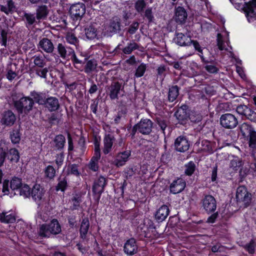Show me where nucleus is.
<instances>
[{
  "instance_id": "obj_1",
  "label": "nucleus",
  "mask_w": 256,
  "mask_h": 256,
  "mask_svg": "<svg viewBox=\"0 0 256 256\" xmlns=\"http://www.w3.org/2000/svg\"><path fill=\"white\" fill-rule=\"evenodd\" d=\"M32 200L37 204L38 208L50 212L53 207L51 206L50 199L47 198L46 190L40 184H36L32 188L31 195Z\"/></svg>"
},
{
  "instance_id": "obj_2",
  "label": "nucleus",
  "mask_w": 256,
  "mask_h": 256,
  "mask_svg": "<svg viewBox=\"0 0 256 256\" xmlns=\"http://www.w3.org/2000/svg\"><path fill=\"white\" fill-rule=\"evenodd\" d=\"M62 232L61 226L58 220L52 219L48 224H42L38 231V236L41 238H50L52 235H56Z\"/></svg>"
},
{
  "instance_id": "obj_3",
  "label": "nucleus",
  "mask_w": 256,
  "mask_h": 256,
  "mask_svg": "<svg viewBox=\"0 0 256 256\" xmlns=\"http://www.w3.org/2000/svg\"><path fill=\"white\" fill-rule=\"evenodd\" d=\"M14 106L19 114H28L34 106V100L30 96H23L19 99L12 98Z\"/></svg>"
},
{
  "instance_id": "obj_4",
  "label": "nucleus",
  "mask_w": 256,
  "mask_h": 256,
  "mask_svg": "<svg viewBox=\"0 0 256 256\" xmlns=\"http://www.w3.org/2000/svg\"><path fill=\"white\" fill-rule=\"evenodd\" d=\"M229 168L234 172H238L240 182H242L249 173L250 170L244 166V162L238 156H232V158L230 160Z\"/></svg>"
},
{
  "instance_id": "obj_5",
  "label": "nucleus",
  "mask_w": 256,
  "mask_h": 256,
  "mask_svg": "<svg viewBox=\"0 0 256 256\" xmlns=\"http://www.w3.org/2000/svg\"><path fill=\"white\" fill-rule=\"evenodd\" d=\"M86 12V6L82 2H77L70 5L68 14L72 22L79 24L84 16Z\"/></svg>"
},
{
  "instance_id": "obj_6",
  "label": "nucleus",
  "mask_w": 256,
  "mask_h": 256,
  "mask_svg": "<svg viewBox=\"0 0 256 256\" xmlns=\"http://www.w3.org/2000/svg\"><path fill=\"white\" fill-rule=\"evenodd\" d=\"M108 180L106 178L100 176L98 178L94 180L92 186V192L94 199L96 205H98L102 194L107 184Z\"/></svg>"
},
{
  "instance_id": "obj_7",
  "label": "nucleus",
  "mask_w": 256,
  "mask_h": 256,
  "mask_svg": "<svg viewBox=\"0 0 256 256\" xmlns=\"http://www.w3.org/2000/svg\"><path fill=\"white\" fill-rule=\"evenodd\" d=\"M236 198L238 204L247 208L252 202V194L245 186H241L236 189Z\"/></svg>"
},
{
  "instance_id": "obj_8",
  "label": "nucleus",
  "mask_w": 256,
  "mask_h": 256,
  "mask_svg": "<svg viewBox=\"0 0 256 256\" xmlns=\"http://www.w3.org/2000/svg\"><path fill=\"white\" fill-rule=\"evenodd\" d=\"M202 210L207 214H210L216 212L217 202L216 198L212 195L204 194L200 200Z\"/></svg>"
},
{
  "instance_id": "obj_9",
  "label": "nucleus",
  "mask_w": 256,
  "mask_h": 256,
  "mask_svg": "<svg viewBox=\"0 0 256 256\" xmlns=\"http://www.w3.org/2000/svg\"><path fill=\"white\" fill-rule=\"evenodd\" d=\"M122 20L118 16H114L110 20L106 27V32L109 36L119 34L122 31Z\"/></svg>"
},
{
  "instance_id": "obj_10",
  "label": "nucleus",
  "mask_w": 256,
  "mask_h": 256,
  "mask_svg": "<svg viewBox=\"0 0 256 256\" xmlns=\"http://www.w3.org/2000/svg\"><path fill=\"white\" fill-rule=\"evenodd\" d=\"M220 124L226 129L235 128L238 124L237 118L230 113L222 114L220 118Z\"/></svg>"
},
{
  "instance_id": "obj_11",
  "label": "nucleus",
  "mask_w": 256,
  "mask_h": 256,
  "mask_svg": "<svg viewBox=\"0 0 256 256\" xmlns=\"http://www.w3.org/2000/svg\"><path fill=\"white\" fill-rule=\"evenodd\" d=\"M190 109L186 104H183L175 112L174 116L176 118L178 124L186 126L188 122Z\"/></svg>"
},
{
  "instance_id": "obj_12",
  "label": "nucleus",
  "mask_w": 256,
  "mask_h": 256,
  "mask_svg": "<svg viewBox=\"0 0 256 256\" xmlns=\"http://www.w3.org/2000/svg\"><path fill=\"white\" fill-rule=\"evenodd\" d=\"M190 142L186 136H180L174 140V150L178 152H184L188 150Z\"/></svg>"
},
{
  "instance_id": "obj_13",
  "label": "nucleus",
  "mask_w": 256,
  "mask_h": 256,
  "mask_svg": "<svg viewBox=\"0 0 256 256\" xmlns=\"http://www.w3.org/2000/svg\"><path fill=\"white\" fill-rule=\"evenodd\" d=\"M124 88V86H122V83L118 81L112 82L110 85L107 86L106 92L112 100L118 99V95L120 91Z\"/></svg>"
},
{
  "instance_id": "obj_14",
  "label": "nucleus",
  "mask_w": 256,
  "mask_h": 256,
  "mask_svg": "<svg viewBox=\"0 0 256 256\" xmlns=\"http://www.w3.org/2000/svg\"><path fill=\"white\" fill-rule=\"evenodd\" d=\"M243 10L249 22L256 18V0H252L245 2Z\"/></svg>"
},
{
  "instance_id": "obj_15",
  "label": "nucleus",
  "mask_w": 256,
  "mask_h": 256,
  "mask_svg": "<svg viewBox=\"0 0 256 256\" xmlns=\"http://www.w3.org/2000/svg\"><path fill=\"white\" fill-rule=\"evenodd\" d=\"M153 122L148 118H142L136 124L138 128V132L143 135H149L152 132Z\"/></svg>"
},
{
  "instance_id": "obj_16",
  "label": "nucleus",
  "mask_w": 256,
  "mask_h": 256,
  "mask_svg": "<svg viewBox=\"0 0 256 256\" xmlns=\"http://www.w3.org/2000/svg\"><path fill=\"white\" fill-rule=\"evenodd\" d=\"M132 150L130 148L124 151L118 152L114 161V164L116 167H120L125 165L126 162L129 160L131 156Z\"/></svg>"
},
{
  "instance_id": "obj_17",
  "label": "nucleus",
  "mask_w": 256,
  "mask_h": 256,
  "mask_svg": "<svg viewBox=\"0 0 256 256\" xmlns=\"http://www.w3.org/2000/svg\"><path fill=\"white\" fill-rule=\"evenodd\" d=\"M16 121V116L11 110H4L2 114V118L0 122L2 125L6 126H11L14 124Z\"/></svg>"
},
{
  "instance_id": "obj_18",
  "label": "nucleus",
  "mask_w": 256,
  "mask_h": 256,
  "mask_svg": "<svg viewBox=\"0 0 256 256\" xmlns=\"http://www.w3.org/2000/svg\"><path fill=\"white\" fill-rule=\"evenodd\" d=\"M173 41L180 46H187L192 44L191 37L182 32H175V36Z\"/></svg>"
},
{
  "instance_id": "obj_19",
  "label": "nucleus",
  "mask_w": 256,
  "mask_h": 256,
  "mask_svg": "<svg viewBox=\"0 0 256 256\" xmlns=\"http://www.w3.org/2000/svg\"><path fill=\"white\" fill-rule=\"evenodd\" d=\"M186 182L181 178H178L173 180L170 186V192L174 194H177L181 192L186 188Z\"/></svg>"
},
{
  "instance_id": "obj_20",
  "label": "nucleus",
  "mask_w": 256,
  "mask_h": 256,
  "mask_svg": "<svg viewBox=\"0 0 256 256\" xmlns=\"http://www.w3.org/2000/svg\"><path fill=\"white\" fill-rule=\"evenodd\" d=\"M124 251L129 256H133L138 252V246L134 238H130L126 241L124 246Z\"/></svg>"
},
{
  "instance_id": "obj_21",
  "label": "nucleus",
  "mask_w": 256,
  "mask_h": 256,
  "mask_svg": "<svg viewBox=\"0 0 256 256\" xmlns=\"http://www.w3.org/2000/svg\"><path fill=\"white\" fill-rule=\"evenodd\" d=\"M239 129L242 134V136L244 140L248 139L254 134L256 133V131L252 126L248 122H244L239 126Z\"/></svg>"
},
{
  "instance_id": "obj_22",
  "label": "nucleus",
  "mask_w": 256,
  "mask_h": 256,
  "mask_svg": "<svg viewBox=\"0 0 256 256\" xmlns=\"http://www.w3.org/2000/svg\"><path fill=\"white\" fill-rule=\"evenodd\" d=\"M175 21L180 24L186 22L188 17V13L186 10L182 6H178L175 7L174 10Z\"/></svg>"
},
{
  "instance_id": "obj_23",
  "label": "nucleus",
  "mask_w": 256,
  "mask_h": 256,
  "mask_svg": "<svg viewBox=\"0 0 256 256\" xmlns=\"http://www.w3.org/2000/svg\"><path fill=\"white\" fill-rule=\"evenodd\" d=\"M38 48L46 53H52L54 50V45L52 40L47 38H42L38 44Z\"/></svg>"
},
{
  "instance_id": "obj_24",
  "label": "nucleus",
  "mask_w": 256,
  "mask_h": 256,
  "mask_svg": "<svg viewBox=\"0 0 256 256\" xmlns=\"http://www.w3.org/2000/svg\"><path fill=\"white\" fill-rule=\"evenodd\" d=\"M170 213L168 207L164 204L161 206L155 214V218L158 222H163L168 217Z\"/></svg>"
},
{
  "instance_id": "obj_25",
  "label": "nucleus",
  "mask_w": 256,
  "mask_h": 256,
  "mask_svg": "<svg viewBox=\"0 0 256 256\" xmlns=\"http://www.w3.org/2000/svg\"><path fill=\"white\" fill-rule=\"evenodd\" d=\"M44 106L50 112L56 111L60 106L58 99L53 96L47 98Z\"/></svg>"
},
{
  "instance_id": "obj_26",
  "label": "nucleus",
  "mask_w": 256,
  "mask_h": 256,
  "mask_svg": "<svg viewBox=\"0 0 256 256\" xmlns=\"http://www.w3.org/2000/svg\"><path fill=\"white\" fill-rule=\"evenodd\" d=\"M89 228V220L88 217H86L82 219L80 229V236L82 239L83 240H88L86 238Z\"/></svg>"
},
{
  "instance_id": "obj_27",
  "label": "nucleus",
  "mask_w": 256,
  "mask_h": 256,
  "mask_svg": "<svg viewBox=\"0 0 256 256\" xmlns=\"http://www.w3.org/2000/svg\"><path fill=\"white\" fill-rule=\"evenodd\" d=\"M58 182L54 188L56 191H60L64 193L65 191L68 187V178L66 176H60L58 178Z\"/></svg>"
},
{
  "instance_id": "obj_28",
  "label": "nucleus",
  "mask_w": 256,
  "mask_h": 256,
  "mask_svg": "<svg viewBox=\"0 0 256 256\" xmlns=\"http://www.w3.org/2000/svg\"><path fill=\"white\" fill-rule=\"evenodd\" d=\"M114 140V136L111 134H108L105 135L104 139V148L103 149V152L105 154H108L111 151Z\"/></svg>"
},
{
  "instance_id": "obj_29",
  "label": "nucleus",
  "mask_w": 256,
  "mask_h": 256,
  "mask_svg": "<svg viewBox=\"0 0 256 256\" xmlns=\"http://www.w3.org/2000/svg\"><path fill=\"white\" fill-rule=\"evenodd\" d=\"M49 14V10L47 6L41 4L38 6L36 9V20H40L46 19Z\"/></svg>"
},
{
  "instance_id": "obj_30",
  "label": "nucleus",
  "mask_w": 256,
  "mask_h": 256,
  "mask_svg": "<svg viewBox=\"0 0 256 256\" xmlns=\"http://www.w3.org/2000/svg\"><path fill=\"white\" fill-rule=\"evenodd\" d=\"M30 96L34 100V103H38L40 105L44 106L46 100L47 98L46 93L37 92L35 90L31 92L30 93Z\"/></svg>"
},
{
  "instance_id": "obj_31",
  "label": "nucleus",
  "mask_w": 256,
  "mask_h": 256,
  "mask_svg": "<svg viewBox=\"0 0 256 256\" xmlns=\"http://www.w3.org/2000/svg\"><path fill=\"white\" fill-rule=\"evenodd\" d=\"M8 143L4 140L0 142V167H2L8 155Z\"/></svg>"
},
{
  "instance_id": "obj_32",
  "label": "nucleus",
  "mask_w": 256,
  "mask_h": 256,
  "mask_svg": "<svg viewBox=\"0 0 256 256\" xmlns=\"http://www.w3.org/2000/svg\"><path fill=\"white\" fill-rule=\"evenodd\" d=\"M7 158L11 164H17L20 159V154L16 148H8Z\"/></svg>"
},
{
  "instance_id": "obj_33",
  "label": "nucleus",
  "mask_w": 256,
  "mask_h": 256,
  "mask_svg": "<svg viewBox=\"0 0 256 256\" xmlns=\"http://www.w3.org/2000/svg\"><path fill=\"white\" fill-rule=\"evenodd\" d=\"M85 35L86 38L90 40H92L97 38L98 29L94 24H91L87 26L85 29Z\"/></svg>"
},
{
  "instance_id": "obj_34",
  "label": "nucleus",
  "mask_w": 256,
  "mask_h": 256,
  "mask_svg": "<svg viewBox=\"0 0 256 256\" xmlns=\"http://www.w3.org/2000/svg\"><path fill=\"white\" fill-rule=\"evenodd\" d=\"M22 134L20 132V126L12 129L10 132V138L13 144H18L21 140Z\"/></svg>"
},
{
  "instance_id": "obj_35",
  "label": "nucleus",
  "mask_w": 256,
  "mask_h": 256,
  "mask_svg": "<svg viewBox=\"0 0 256 256\" xmlns=\"http://www.w3.org/2000/svg\"><path fill=\"white\" fill-rule=\"evenodd\" d=\"M180 88L177 86H172L169 88L168 92V100L170 102H174L179 95Z\"/></svg>"
},
{
  "instance_id": "obj_36",
  "label": "nucleus",
  "mask_w": 256,
  "mask_h": 256,
  "mask_svg": "<svg viewBox=\"0 0 256 256\" xmlns=\"http://www.w3.org/2000/svg\"><path fill=\"white\" fill-rule=\"evenodd\" d=\"M54 146L58 150H62L64 149L65 145L66 138L62 134H58L54 138Z\"/></svg>"
},
{
  "instance_id": "obj_37",
  "label": "nucleus",
  "mask_w": 256,
  "mask_h": 256,
  "mask_svg": "<svg viewBox=\"0 0 256 256\" xmlns=\"http://www.w3.org/2000/svg\"><path fill=\"white\" fill-rule=\"evenodd\" d=\"M16 221V218L12 214H8V212L0 213V222L4 223H13Z\"/></svg>"
},
{
  "instance_id": "obj_38",
  "label": "nucleus",
  "mask_w": 256,
  "mask_h": 256,
  "mask_svg": "<svg viewBox=\"0 0 256 256\" xmlns=\"http://www.w3.org/2000/svg\"><path fill=\"white\" fill-rule=\"evenodd\" d=\"M214 143L209 140H202L201 142V150L205 152L210 154L214 152Z\"/></svg>"
},
{
  "instance_id": "obj_39",
  "label": "nucleus",
  "mask_w": 256,
  "mask_h": 256,
  "mask_svg": "<svg viewBox=\"0 0 256 256\" xmlns=\"http://www.w3.org/2000/svg\"><path fill=\"white\" fill-rule=\"evenodd\" d=\"M10 183V188L12 190H19L22 185V178L16 176L12 177Z\"/></svg>"
},
{
  "instance_id": "obj_40",
  "label": "nucleus",
  "mask_w": 256,
  "mask_h": 256,
  "mask_svg": "<svg viewBox=\"0 0 256 256\" xmlns=\"http://www.w3.org/2000/svg\"><path fill=\"white\" fill-rule=\"evenodd\" d=\"M44 177L49 180H52L56 176V170L53 166L48 165L44 170Z\"/></svg>"
},
{
  "instance_id": "obj_41",
  "label": "nucleus",
  "mask_w": 256,
  "mask_h": 256,
  "mask_svg": "<svg viewBox=\"0 0 256 256\" xmlns=\"http://www.w3.org/2000/svg\"><path fill=\"white\" fill-rule=\"evenodd\" d=\"M34 68H44L46 64V62L44 57L40 55L33 56Z\"/></svg>"
},
{
  "instance_id": "obj_42",
  "label": "nucleus",
  "mask_w": 256,
  "mask_h": 256,
  "mask_svg": "<svg viewBox=\"0 0 256 256\" xmlns=\"http://www.w3.org/2000/svg\"><path fill=\"white\" fill-rule=\"evenodd\" d=\"M184 174L188 176H191L196 169V164L192 161L188 162L184 165Z\"/></svg>"
},
{
  "instance_id": "obj_43",
  "label": "nucleus",
  "mask_w": 256,
  "mask_h": 256,
  "mask_svg": "<svg viewBox=\"0 0 256 256\" xmlns=\"http://www.w3.org/2000/svg\"><path fill=\"white\" fill-rule=\"evenodd\" d=\"M20 194L24 198H29L31 195L32 189L27 184H22L19 188Z\"/></svg>"
},
{
  "instance_id": "obj_44",
  "label": "nucleus",
  "mask_w": 256,
  "mask_h": 256,
  "mask_svg": "<svg viewBox=\"0 0 256 256\" xmlns=\"http://www.w3.org/2000/svg\"><path fill=\"white\" fill-rule=\"evenodd\" d=\"M72 202V206L70 207L72 210H78L80 206V204L82 202V196L80 194H76L71 199Z\"/></svg>"
},
{
  "instance_id": "obj_45",
  "label": "nucleus",
  "mask_w": 256,
  "mask_h": 256,
  "mask_svg": "<svg viewBox=\"0 0 256 256\" xmlns=\"http://www.w3.org/2000/svg\"><path fill=\"white\" fill-rule=\"evenodd\" d=\"M146 6V3L144 0H138L134 4V8L138 13L142 14Z\"/></svg>"
},
{
  "instance_id": "obj_46",
  "label": "nucleus",
  "mask_w": 256,
  "mask_h": 256,
  "mask_svg": "<svg viewBox=\"0 0 256 256\" xmlns=\"http://www.w3.org/2000/svg\"><path fill=\"white\" fill-rule=\"evenodd\" d=\"M96 62L94 59L88 60L84 66L85 72L89 74L94 71L96 69Z\"/></svg>"
},
{
  "instance_id": "obj_47",
  "label": "nucleus",
  "mask_w": 256,
  "mask_h": 256,
  "mask_svg": "<svg viewBox=\"0 0 256 256\" xmlns=\"http://www.w3.org/2000/svg\"><path fill=\"white\" fill-rule=\"evenodd\" d=\"M88 59L87 56L80 54L77 56L74 52L72 58V61L74 64H84Z\"/></svg>"
},
{
  "instance_id": "obj_48",
  "label": "nucleus",
  "mask_w": 256,
  "mask_h": 256,
  "mask_svg": "<svg viewBox=\"0 0 256 256\" xmlns=\"http://www.w3.org/2000/svg\"><path fill=\"white\" fill-rule=\"evenodd\" d=\"M243 248L248 254H253L255 253L256 251V242L253 239H252L248 243L244 245Z\"/></svg>"
},
{
  "instance_id": "obj_49",
  "label": "nucleus",
  "mask_w": 256,
  "mask_h": 256,
  "mask_svg": "<svg viewBox=\"0 0 256 256\" xmlns=\"http://www.w3.org/2000/svg\"><path fill=\"white\" fill-rule=\"evenodd\" d=\"M143 14V18H146L148 21V24L154 22V17L152 13V8H148Z\"/></svg>"
},
{
  "instance_id": "obj_50",
  "label": "nucleus",
  "mask_w": 256,
  "mask_h": 256,
  "mask_svg": "<svg viewBox=\"0 0 256 256\" xmlns=\"http://www.w3.org/2000/svg\"><path fill=\"white\" fill-rule=\"evenodd\" d=\"M147 68V66L144 63L140 64L138 68H136V72L134 73V76L136 78H140L142 76Z\"/></svg>"
},
{
  "instance_id": "obj_51",
  "label": "nucleus",
  "mask_w": 256,
  "mask_h": 256,
  "mask_svg": "<svg viewBox=\"0 0 256 256\" xmlns=\"http://www.w3.org/2000/svg\"><path fill=\"white\" fill-rule=\"evenodd\" d=\"M202 120V116L198 114H196L194 112L190 111V113L188 116V120L192 122L198 124L201 122Z\"/></svg>"
},
{
  "instance_id": "obj_52",
  "label": "nucleus",
  "mask_w": 256,
  "mask_h": 256,
  "mask_svg": "<svg viewBox=\"0 0 256 256\" xmlns=\"http://www.w3.org/2000/svg\"><path fill=\"white\" fill-rule=\"evenodd\" d=\"M138 48V44L136 43L133 42L128 44V46H126L124 48H122V51L124 54H131L132 51Z\"/></svg>"
},
{
  "instance_id": "obj_53",
  "label": "nucleus",
  "mask_w": 256,
  "mask_h": 256,
  "mask_svg": "<svg viewBox=\"0 0 256 256\" xmlns=\"http://www.w3.org/2000/svg\"><path fill=\"white\" fill-rule=\"evenodd\" d=\"M140 26V23L137 21H133L131 24H130L128 28H126L125 30L126 33L130 34H134Z\"/></svg>"
},
{
  "instance_id": "obj_54",
  "label": "nucleus",
  "mask_w": 256,
  "mask_h": 256,
  "mask_svg": "<svg viewBox=\"0 0 256 256\" xmlns=\"http://www.w3.org/2000/svg\"><path fill=\"white\" fill-rule=\"evenodd\" d=\"M67 42L76 46L78 44L79 40L75 34L72 32H68L66 36Z\"/></svg>"
},
{
  "instance_id": "obj_55",
  "label": "nucleus",
  "mask_w": 256,
  "mask_h": 256,
  "mask_svg": "<svg viewBox=\"0 0 256 256\" xmlns=\"http://www.w3.org/2000/svg\"><path fill=\"white\" fill-rule=\"evenodd\" d=\"M24 18L29 26H32L36 22V16L34 14L24 12Z\"/></svg>"
},
{
  "instance_id": "obj_56",
  "label": "nucleus",
  "mask_w": 256,
  "mask_h": 256,
  "mask_svg": "<svg viewBox=\"0 0 256 256\" xmlns=\"http://www.w3.org/2000/svg\"><path fill=\"white\" fill-rule=\"evenodd\" d=\"M34 70L35 71L36 74L40 78H46V74L48 72V68H34Z\"/></svg>"
},
{
  "instance_id": "obj_57",
  "label": "nucleus",
  "mask_w": 256,
  "mask_h": 256,
  "mask_svg": "<svg viewBox=\"0 0 256 256\" xmlns=\"http://www.w3.org/2000/svg\"><path fill=\"white\" fill-rule=\"evenodd\" d=\"M74 53V50L72 48L70 47H66V49H64V53L61 58L63 59L71 60Z\"/></svg>"
},
{
  "instance_id": "obj_58",
  "label": "nucleus",
  "mask_w": 256,
  "mask_h": 256,
  "mask_svg": "<svg viewBox=\"0 0 256 256\" xmlns=\"http://www.w3.org/2000/svg\"><path fill=\"white\" fill-rule=\"evenodd\" d=\"M156 122L158 126L160 128V129L164 134V130L168 124V121L163 119L162 118H156Z\"/></svg>"
},
{
  "instance_id": "obj_59",
  "label": "nucleus",
  "mask_w": 256,
  "mask_h": 256,
  "mask_svg": "<svg viewBox=\"0 0 256 256\" xmlns=\"http://www.w3.org/2000/svg\"><path fill=\"white\" fill-rule=\"evenodd\" d=\"M68 220L69 226L70 228H77L78 221L76 220V216L75 215H70L68 216Z\"/></svg>"
},
{
  "instance_id": "obj_60",
  "label": "nucleus",
  "mask_w": 256,
  "mask_h": 256,
  "mask_svg": "<svg viewBox=\"0 0 256 256\" xmlns=\"http://www.w3.org/2000/svg\"><path fill=\"white\" fill-rule=\"evenodd\" d=\"M248 110L246 112V117L252 122H256V112L252 110L250 108H248Z\"/></svg>"
},
{
  "instance_id": "obj_61",
  "label": "nucleus",
  "mask_w": 256,
  "mask_h": 256,
  "mask_svg": "<svg viewBox=\"0 0 256 256\" xmlns=\"http://www.w3.org/2000/svg\"><path fill=\"white\" fill-rule=\"evenodd\" d=\"M98 160H94L92 158L88 164V168L94 172H96L98 170Z\"/></svg>"
},
{
  "instance_id": "obj_62",
  "label": "nucleus",
  "mask_w": 256,
  "mask_h": 256,
  "mask_svg": "<svg viewBox=\"0 0 256 256\" xmlns=\"http://www.w3.org/2000/svg\"><path fill=\"white\" fill-rule=\"evenodd\" d=\"M18 76V72L13 71L11 68H7V74H6V78L10 80H13Z\"/></svg>"
},
{
  "instance_id": "obj_63",
  "label": "nucleus",
  "mask_w": 256,
  "mask_h": 256,
  "mask_svg": "<svg viewBox=\"0 0 256 256\" xmlns=\"http://www.w3.org/2000/svg\"><path fill=\"white\" fill-rule=\"evenodd\" d=\"M204 68L210 74H217L219 71L218 68L212 64H206Z\"/></svg>"
},
{
  "instance_id": "obj_64",
  "label": "nucleus",
  "mask_w": 256,
  "mask_h": 256,
  "mask_svg": "<svg viewBox=\"0 0 256 256\" xmlns=\"http://www.w3.org/2000/svg\"><path fill=\"white\" fill-rule=\"evenodd\" d=\"M250 148L256 146V132L253 136H251L248 139L246 140Z\"/></svg>"
}]
</instances>
